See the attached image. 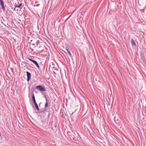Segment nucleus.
I'll use <instances>...</instances> for the list:
<instances>
[{"label":"nucleus","instance_id":"nucleus-1","mask_svg":"<svg viewBox=\"0 0 146 146\" xmlns=\"http://www.w3.org/2000/svg\"><path fill=\"white\" fill-rule=\"evenodd\" d=\"M36 89L39 90L40 91H46L45 88L41 85H39L36 87Z\"/></svg>","mask_w":146,"mask_h":146},{"label":"nucleus","instance_id":"nucleus-2","mask_svg":"<svg viewBox=\"0 0 146 146\" xmlns=\"http://www.w3.org/2000/svg\"><path fill=\"white\" fill-rule=\"evenodd\" d=\"M33 41L35 42V44L33 43V45H35L36 44L37 46L40 47V41L38 40H37L36 38H34L33 39Z\"/></svg>","mask_w":146,"mask_h":146},{"label":"nucleus","instance_id":"nucleus-3","mask_svg":"<svg viewBox=\"0 0 146 146\" xmlns=\"http://www.w3.org/2000/svg\"><path fill=\"white\" fill-rule=\"evenodd\" d=\"M29 60H30L35 65H36L38 68H40V66L38 65V64L36 61L33 60L32 59L30 58H29Z\"/></svg>","mask_w":146,"mask_h":146},{"label":"nucleus","instance_id":"nucleus-4","mask_svg":"<svg viewBox=\"0 0 146 146\" xmlns=\"http://www.w3.org/2000/svg\"><path fill=\"white\" fill-rule=\"evenodd\" d=\"M19 2L18 1L17 3H15V7L14 9V10H15V9L16 8V7H17L18 8H19L20 9H21L22 8V7H21V6H22V4L21 3H20L19 4Z\"/></svg>","mask_w":146,"mask_h":146},{"label":"nucleus","instance_id":"nucleus-5","mask_svg":"<svg viewBox=\"0 0 146 146\" xmlns=\"http://www.w3.org/2000/svg\"><path fill=\"white\" fill-rule=\"evenodd\" d=\"M26 73L27 76V80L29 82V81L31 80V73L28 71H27Z\"/></svg>","mask_w":146,"mask_h":146},{"label":"nucleus","instance_id":"nucleus-6","mask_svg":"<svg viewBox=\"0 0 146 146\" xmlns=\"http://www.w3.org/2000/svg\"><path fill=\"white\" fill-rule=\"evenodd\" d=\"M65 50H66V51L68 52L69 55L71 56H72V54L70 52L71 50L70 48H69L68 47H66L65 48Z\"/></svg>","mask_w":146,"mask_h":146},{"label":"nucleus","instance_id":"nucleus-7","mask_svg":"<svg viewBox=\"0 0 146 146\" xmlns=\"http://www.w3.org/2000/svg\"><path fill=\"white\" fill-rule=\"evenodd\" d=\"M32 100H33V102L34 103V104H36L37 103H36V100H35V96L33 94H32Z\"/></svg>","mask_w":146,"mask_h":146},{"label":"nucleus","instance_id":"nucleus-8","mask_svg":"<svg viewBox=\"0 0 146 146\" xmlns=\"http://www.w3.org/2000/svg\"><path fill=\"white\" fill-rule=\"evenodd\" d=\"M131 43L132 46H135L136 45V43L133 39L132 38L131 40Z\"/></svg>","mask_w":146,"mask_h":146},{"label":"nucleus","instance_id":"nucleus-9","mask_svg":"<svg viewBox=\"0 0 146 146\" xmlns=\"http://www.w3.org/2000/svg\"><path fill=\"white\" fill-rule=\"evenodd\" d=\"M34 105H35V108L36 109L37 111H40V109H39V107L38 106L37 103L34 104Z\"/></svg>","mask_w":146,"mask_h":146},{"label":"nucleus","instance_id":"nucleus-10","mask_svg":"<svg viewBox=\"0 0 146 146\" xmlns=\"http://www.w3.org/2000/svg\"><path fill=\"white\" fill-rule=\"evenodd\" d=\"M45 99L46 100V102L45 104V108L47 107L48 106V102H47V100L46 98L45 97Z\"/></svg>","mask_w":146,"mask_h":146},{"label":"nucleus","instance_id":"nucleus-11","mask_svg":"<svg viewBox=\"0 0 146 146\" xmlns=\"http://www.w3.org/2000/svg\"><path fill=\"white\" fill-rule=\"evenodd\" d=\"M1 8L3 11H4L5 10V8L4 7V5H1Z\"/></svg>","mask_w":146,"mask_h":146},{"label":"nucleus","instance_id":"nucleus-12","mask_svg":"<svg viewBox=\"0 0 146 146\" xmlns=\"http://www.w3.org/2000/svg\"><path fill=\"white\" fill-rule=\"evenodd\" d=\"M44 110L41 109V110H40V111H38V112L39 113H42L44 112Z\"/></svg>","mask_w":146,"mask_h":146},{"label":"nucleus","instance_id":"nucleus-13","mask_svg":"<svg viewBox=\"0 0 146 146\" xmlns=\"http://www.w3.org/2000/svg\"><path fill=\"white\" fill-rule=\"evenodd\" d=\"M0 4H1V6L4 5V3L3 2H0Z\"/></svg>","mask_w":146,"mask_h":146},{"label":"nucleus","instance_id":"nucleus-14","mask_svg":"<svg viewBox=\"0 0 146 146\" xmlns=\"http://www.w3.org/2000/svg\"><path fill=\"white\" fill-rule=\"evenodd\" d=\"M31 41L32 42V43H33H33H34L35 44V41H34H34H33V40H31Z\"/></svg>","mask_w":146,"mask_h":146},{"label":"nucleus","instance_id":"nucleus-15","mask_svg":"<svg viewBox=\"0 0 146 146\" xmlns=\"http://www.w3.org/2000/svg\"><path fill=\"white\" fill-rule=\"evenodd\" d=\"M3 2V0H0V2Z\"/></svg>","mask_w":146,"mask_h":146}]
</instances>
